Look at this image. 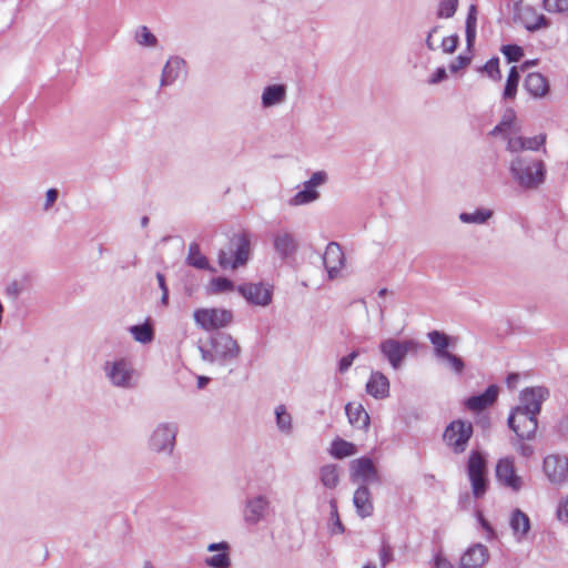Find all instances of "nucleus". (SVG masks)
<instances>
[{"instance_id": "56", "label": "nucleus", "mask_w": 568, "mask_h": 568, "mask_svg": "<svg viewBox=\"0 0 568 568\" xmlns=\"http://www.w3.org/2000/svg\"><path fill=\"white\" fill-rule=\"evenodd\" d=\"M326 180H327V174H326V172H324V171H317V172H314V173L312 174V176L310 178V180H308V181H310V182H311L315 187H317V186H320V185L324 184V183L326 182Z\"/></svg>"}, {"instance_id": "31", "label": "nucleus", "mask_w": 568, "mask_h": 568, "mask_svg": "<svg viewBox=\"0 0 568 568\" xmlns=\"http://www.w3.org/2000/svg\"><path fill=\"white\" fill-rule=\"evenodd\" d=\"M315 189L316 187L308 180L305 181L304 189L302 191H298L290 200V205L298 206L316 201L320 197V193Z\"/></svg>"}, {"instance_id": "4", "label": "nucleus", "mask_w": 568, "mask_h": 568, "mask_svg": "<svg viewBox=\"0 0 568 568\" xmlns=\"http://www.w3.org/2000/svg\"><path fill=\"white\" fill-rule=\"evenodd\" d=\"M467 475L471 486L473 496L483 498L488 490L486 457L477 450H471L467 462Z\"/></svg>"}, {"instance_id": "55", "label": "nucleus", "mask_w": 568, "mask_h": 568, "mask_svg": "<svg viewBox=\"0 0 568 568\" xmlns=\"http://www.w3.org/2000/svg\"><path fill=\"white\" fill-rule=\"evenodd\" d=\"M447 78L446 69L444 67L437 68L428 80L430 84H437Z\"/></svg>"}, {"instance_id": "40", "label": "nucleus", "mask_w": 568, "mask_h": 568, "mask_svg": "<svg viewBox=\"0 0 568 568\" xmlns=\"http://www.w3.org/2000/svg\"><path fill=\"white\" fill-rule=\"evenodd\" d=\"M234 287H235V285L233 283V281H231L227 277L219 276V277H213L210 281L209 292L211 294H221V293H225V292H231L234 290Z\"/></svg>"}, {"instance_id": "8", "label": "nucleus", "mask_w": 568, "mask_h": 568, "mask_svg": "<svg viewBox=\"0 0 568 568\" xmlns=\"http://www.w3.org/2000/svg\"><path fill=\"white\" fill-rule=\"evenodd\" d=\"M473 433L474 428L470 422L456 419L446 426L443 440L454 453L462 454L466 450Z\"/></svg>"}, {"instance_id": "38", "label": "nucleus", "mask_w": 568, "mask_h": 568, "mask_svg": "<svg viewBox=\"0 0 568 568\" xmlns=\"http://www.w3.org/2000/svg\"><path fill=\"white\" fill-rule=\"evenodd\" d=\"M134 39L142 47L154 48L158 45V38L145 26H141L135 30Z\"/></svg>"}, {"instance_id": "41", "label": "nucleus", "mask_w": 568, "mask_h": 568, "mask_svg": "<svg viewBox=\"0 0 568 568\" xmlns=\"http://www.w3.org/2000/svg\"><path fill=\"white\" fill-rule=\"evenodd\" d=\"M276 425L283 433L290 434L292 430V416L286 412L284 405H280L275 409Z\"/></svg>"}, {"instance_id": "32", "label": "nucleus", "mask_w": 568, "mask_h": 568, "mask_svg": "<svg viewBox=\"0 0 568 568\" xmlns=\"http://www.w3.org/2000/svg\"><path fill=\"white\" fill-rule=\"evenodd\" d=\"M356 452V446L353 443L342 438L334 439L329 449L331 455L337 459L353 456Z\"/></svg>"}, {"instance_id": "62", "label": "nucleus", "mask_w": 568, "mask_h": 568, "mask_svg": "<svg viewBox=\"0 0 568 568\" xmlns=\"http://www.w3.org/2000/svg\"><path fill=\"white\" fill-rule=\"evenodd\" d=\"M438 30H439V26H435V27H433V28L429 30V32H428V34H427V38H426V41H425L426 47H427L429 50H432V51H434V50L436 49V47L434 45V43H433V41H432V38H433V36H434Z\"/></svg>"}, {"instance_id": "29", "label": "nucleus", "mask_w": 568, "mask_h": 568, "mask_svg": "<svg viewBox=\"0 0 568 568\" xmlns=\"http://www.w3.org/2000/svg\"><path fill=\"white\" fill-rule=\"evenodd\" d=\"M286 88L283 84L267 85L262 93V104L270 108L285 100Z\"/></svg>"}, {"instance_id": "18", "label": "nucleus", "mask_w": 568, "mask_h": 568, "mask_svg": "<svg viewBox=\"0 0 568 568\" xmlns=\"http://www.w3.org/2000/svg\"><path fill=\"white\" fill-rule=\"evenodd\" d=\"M345 255L341 245L336 242H329L323 254V264L327 271L328 278H335L344 266Z\"/></svg>"}, {"instance_id": "37", "label": "nucleus", "mask_w": 568, "mask_h": 568, "mask_svg": "<svg viewBox=\"0 0 568 568\" xmlns=\"http://www.w3.org/2000/svg\"><path fill=\"white\" fill-rule=\"evenodd\" d=\"M519 80L520 74L518 68L511 67L504 89V99H514L516 97Z\"/></svg>"}, {"instance_id": "59", "label": "nucleus", "mask_w": 568, "mask_h": 568, "mask_svg": "<svg viewBox=\"0 0 568 568\" xmlns=\"http://www.w3.org/2000/svg\"><path fill=\"white\" fill-rule=\"evenodd\" d=\"M230 545L226 541L213 542L207 546V551L219 552L220 550H230Z\"/></svg>"}, {"instance_id": "61", "label": "nucleus", "mask_w": 568, "mask_h": 568, "mask_svg": "<svg viewBox=\"0 0 568 568\" xmlns=\"http://www.w3.org/2000/svg\"><path fill=\"white\" fill-rule=\"evenodd\" d=\"M435 568H454L452 562L442 555L435 557Z\"/></svg>"}, {"instance_id": "58", "label": "nucleus", "mask_w": 568, "mask_h": 568, "mask_svg": "<svg viewBox=\"0 0 568 568\" xmlns=\"http://www.w3.org/2000/svg\"><path fill=\"white\" fill-rule=\"evenodd\" d=\"M557 517L560 521H568V498L558 506Z\"/></svg>"}, {"instance_id": "14", "label": "nucleus", "mask_w": 568, "mask_h": 568, "mask_svg": "<svg viewBox=\"0 0 568 568\" xmlns=\"http://www.w3.org/2000/svg\"><path fill=\"white\" fill-rule=\"evenodd\" d=\"M548 396L549 390L544 386L527 387L520 392V404L516 407L538 416Z\"/></svg>"}, {"instance_id": "15", "label": "nucleus", "mask_w": 568, "mask_h": 568, "mask_svg": "<svg viewBox=\"0 0 568 568\" xmlns=\"http://www.w3.org/2000/svg\"><path fill=\"white\" fill-rule=\"evenodd\" d=\"M351 469V480L356 483L362 480V485H367L371 483H378L379 475L377 468L375 467L372 458L363 456L361 458L354 459L349 465Z\"/></svg>"}, {"instance_id": "11", "label": "nucleus", "mask_w": 568, "mask_h": 568, "mask_svg": "<svg viewBox=\"0 0 568 568\" xmlns=\"http://www.w3.org/2000/svg\"><path fill=\"white\" fill-rule=\"evenodd\" d=\"M272 244L282 261L293 258L300 250L296 234L287 229H278L272 233Z\"/></svg>"}, {"instance_id": "33", "label": "nucleus", "mask_w": 568, "mask_h": 568, "mask_svg": "<svg viewBox=\"0 0 568 568\" xmlns=\"http://www.w3.org/2000/svg\"><path fill=\"white\" fill-rule=\"evenodd\" d=\"M320 479L323 486L334 489L339 484V474L336 465L327 464L320 469Z\"/></svg>"}, {"instance_id": "36", "label": "nucleus", "mask_w": 568, "mask_h": 568, "mask_svg": "<svg viewBox=\"0 0 568 568\" xmlns=\"http://www.w3.org/2000/svg\"><path fill=\"white\" fill-rule=\"evenodd\" d=\"M493 215V211L486 209H478L474 213L463 212L459 215V220L463 223L484 224Z\"/></svg>"}, {"instance_id": "63", "label": "nucleus", "mask_w": 568, "mask_h": 568, "mask_svg": "<svg viewBox=\"0 0 568 568\" xmlns=\"http://www.w3.org/2000/svg\"><path fill=\"white\" fill-rule=\"evenodd\" d=\"M156 280L159 283V287L161 288L162 292L169 291L166 282H165V276L162 273H160V272L156 273Z\"/></svg>"}, {"instance_id": "22", "label": "nucleus", "mask_w": 568, "mask_h": 568, "mask_svg": "<svg viewBox=\"0 0 568 568\" xmlns=\"http://www.w3.org/2000/svg\"><path fill=\"white\" fill-rule=\"evenodd\" d=\"M353 505L361 518L371 517L374 513L372 494L367 485H361L354 493Z\"/></svg>"}, {"instance_id": "20", "label": "nucleus", "mask_w": 568, "mask_h": 568, "mask_svg": "<svg viewBox=\"0 0 568 568\" xmlns=\"http://www.w3.org/2000/svg\"><path fill=\"white\" fill-rule=\"evenodd\" d=\"M489 558L486 546L476 544L469 547L460 558L459 568H481Z\"/></svg>"}, {"instance_id": "49", "label": "nucleus", "mask_w": 568, "mask_h": 568, "mask_svg": "<svg viewBox=\"0 0 568 568\" xmlns=\"http://www.w3.org/2000/svg\"><path fill=\"white\" fill-rule=\"evenodd\" d=\"M362 352L363 351L361 349H355L351 352L348 355L342 357L338 362V372L341 374H345L352 366L353 362L359 356Z\"/></svg>"}, {"instance_id": "34", "label": "nucleus", "mask_w": 568, "mask_h": 568, "mask_svg": "<svg viewBox=\"0 0 568 568\" xmlns=\"http://www.w3.org/2000/svg\"><path fill=\"white\" fill-rule=\"evenodd\" d=\"M477 12L474 4L470 6L465 26L467 50L471 51L476 39Z\"/></svg>"}, {"instance_id": "53", "label": "nucleus", "mask_w": 568, "mask_h": 568, "mask_svg": "<svg viewBox=\"0 0 568 568\" xmlns=\"http://www.w3.org/2000/svg\"><path fill=\"white\" fill-rule=\"evenodd\" d=\"M471 62L470 55H458L454 61L449 64V70L452 73H457L459 70L466 68Z\"/></svg>"}, {"instance_id": "28", "label": "nucleus", "mask_w": 568, "mask_h": 568, "mask_svg": "<svg viewBox=\"0 0 568 568\" xmlns=\"http://www.w3.org/2000/svg\"><path fill=\"white\" fill-rule=\"evenodd\" d=\"M524 27L529 32H536L540 29H546L550 26V21L544 14H535V10L527 7L524 12L519 16Z\"/></svg>"}, {"instance_id": "17", "label": "nucleus", "mask_w": 568, "mask_h": 568, "mask_svg": "<svg viewBox=\"0 0 568 568\" xmlns=\"http://www.w3.org/2000/svg\"><path fill=\"white\" fill-rule=\"evenodd\" d=\"M496 478L505 487L514 491L520 490L523 479L516 474L515 466L511 459L501 458L496 465Z\"/></svg>"}, {"instance_id": "5", "label": "nucleus", "mask_w": 568, "mask_h": 568, "mask_svg": "<svg viewBox=\"0 0 568 568\" xmlns=\"http://www.w3.org/2000/svg\"><path fill=\"white\" fill-rule=\"evenodd\" d=\"M418 343L413 338H385L379 343V352L393 369H399L409 352H416Z\"/></svg>"}, {"instance_id": "64", "label": "nucleus", "mask_w": 568, "mask_h": 568, "mask_svg": "<svg viewBox=\"0 0 568 568\" xmlns=\"http://www.w3.org/2000/svg\"><path fill=\"white\" fill-rule=\"evenodd\" d=\"M559 429L561 434L565 436H568V415L562 417V419L559 423Z\"/></svg>"}, {"instance_id": "47", "label": "nucleus", "mask_w": 568, "mask_h": 568, "mask_svg": "<svg viewBox=\"0 0 568 568\" xmlns=\"http://www.w3.org/2000/svg\"><path fill=\"white\" fill-rule=\"evenodd\" d=\"M378 556L382 567H386L389 562L394 560L393 547L386 541V539L382 540V545L378 550Z\"/></svg>"}, {"instance_id": "21", "label": "nucleus", "mask_w": 568, "mask_h": 568, "mask_svg": "<svg viewBox=\"0 0 568 568\" xmlns=\"http://www.w3.org/2000/svg\"><path fill=\"white\" fill-rule=\"evenodd\" d=\"M185 72V60L180 57H170L162 69L160 87L172 85Z\"/></svg>"}, {"instance_id": "51", "label": "nucleus", "mask_w": 568, "mask_h": 568, "mask_svg": "<svg viewBox=\"0 0 568 568\" xmlns=\"http://www.w3.org/2000/svg\"><path fill=\"white\" fill-rule=\"evenodd\" d=\"M546 134L541 133L532 138H524L525 150L537 151L546 142Z\"/></svg>"}, {"instance_id": "57", "label": "nucleus", "mask_w": 568, "mask_h": 568, "mask_svg": "<svg viewBox=\"0 0 568 568\" xmlns=\"http://www.w3.org/2000/svg\"><path fill=\"white\" fill-rule=\"evenodd\" d=\"M58 196H59V192L57 189H49L45 193L44 210H49L54 204Z\"/></svg>"}, {"instance_id": "27", "label": "nucleus", "mask_w": 568, "mask_h": 568, "mask_svg": "<svg viewBox=\"0 0 568 568\" xmlns=\"http://www.w3.org/2000/svg\"><path fill=\"white\" fill-rule=\"evenodd\" d=\"M345 413L352 426L358 429H366L369 426V416L361 404L348 403Z\"/></svg>"}, {"instance_id": "39", "label": "nucleus", "mask_w": 568, "mask_h": 568, "mask_svg": "<svg viewBox=\"0 0 568 568\" xmlns=\"http://www.w3.org/2000/svg\"><path fill=\"white\" fill-rule=\"evenodd\" d=\"M204 562L210 568H230V550H220L217 554L206 557Z\"/></svg>"}, {"instance_id": "42", "label": "nucleus", "mask_w": 568, "mask_h": 568, "mask_svg": "<svg viewBox=\"0 0 568 568\" xmlns=\"http://www.w3.org/2000/svg\"><path fill=\"white\" fill-rule=\"evenodd\" d=\"M515 118V111L511 108H508L505 111L501 121L490 131L489 134L496 136L498 134L505 133L507 130L511 128Z\"/></svg>"}, {"instance_id": "19", "label": "nucleus", "mask_w": 568, "mask_h": 568, "mask_svg": "<svg viewBox=\"0 0 568 568\" xmlns=\"http://www.w3.org/2000/svg\"><path fill=\"white\" fill-rule=\"evenodd\" d=\"M499 387L489 385L484 393L473 395L465 400V406L471 412H481L491 406L498 398Z\"/></svg>"}, {"instance_id": "44", "label": "nucleus", "mask_w": 568, "mask_h": 568, "mask_svg": "<svg viewBox=\"0 0 568 568\" xmlns=\"http://www.w3.org/2000/svg\"><path fill=\"white\" fill-rule=\"evenodd\" d=\"M500 52L508 63L518 62L524 57V49L517 44H504Z\"/></svg>"}, {"instance_id": "45", "label": "nucleus", "mask_w": 568, "mask_h": 568, "mask_svg": "<svg viewBox=\"0 0 568 568\" xmlns=\"http://www.w3.org/2000/svg\"><path fill=\"white\" fill-rule=\"evenodd\" d=\"M458 8V0H440L437 9L438 18H452Z\"/></svg>"}, {"instance_id": "60", "label": "nucleus", "mask_w": 568, "mask_h": 568, "mask_svg": "<svg viewBox=\"0 0 568 568\" xmlns=\"http://www.w3.org/2000/svg\"><path fill=\"white\" fill-rule=\"evenodd\" d=\"M517 450L519 452V454L526 458H529L530 456L534 455V448L532 446L528 445V444H524V443H520L517 447Z\"/></svg>"}, {"instance_id": "24", "label": "nucleus", "mask_w": 568, "mask_h": 568, "mask_svg": "<svg viewBox=\"0 0 568 568\" xmlns=\"http://www.w3.org/2000/svg\"><path fill=\"white\" fill-rule=\"evenodd\" d=\"M509 526L513 530L516 540L521 541L526 539L530 530V518L526 513H524L519 508H516L511 511L509 518Z\"/></svg>"}, {"instance_id": "12", "label": "nucleus", "mask_w": 568, "mask_h": 568, "mask_svg": "<svg viewBox=\"0 0 568 568\" xmlns=\"http://www.w3.org/2000/svg\"><path fill=\"white\" fill-rule=\"evenodd\" d=\"M271 511V501L265 495L247 497L243 509V519L247 525H256L266 519Z\"/></svg>"}, {"instance_id": "6", "label": "nucleus", "mask_w": 568, "mask_h": 568, "mask_svg": "<svg viewBox=\"0 0 568 568\" xmlns=\"http://www.w3.org/2000/svg\"><path fill=\"white\" fill-rule=\"evenodd\" d=\"M103 372L115 387L130 389L136 385L135 371L131 361L126 358L106 361L103 365Z\"/></svg>"}, {"instance_id": "7", "label": "nucleus", "mask_w": 568, "mask_h": 568, "mask_svg": "<svg viewBox=\"0 0 568 568\" xmlns=\"http://www.w3.org/2000/svg\"><path fill=\"white\" fill-rule=\"evenodd\" d=\"M178 424L160 423L149 438V448L158 454L172 455L178 435Z\"/></svg>"}, {"instance_id": "46", "label": "nucleus", "mask_w": 568, "mask_h": 568, "mask_svg": "<svg viewBox=\"0 0 568 568\" xmlns=\"http://www.w3.org/2000/svg\"><path fill=\"white\" fill-rule=\"evenodd\" d=\"M481 71L487 73V75L494 80V81H500L501 79V72L499 69V59L498 58H491L489 59L484 67L481 68Z\"/></svg>"}, {"instance_id": "25", "label": "nucleus", "mask_w": 568, "mask_h": 568, "mask_svg": "<svg viewBox=\"0 0 568 568\" xmlns=\"http://www.w3.org/2000/svg\"><path fill=\"white\" fill-rule=\"evenodd\" d=\"M427 337L434 346V355L437 359L449 353V347L455 346L457 342V337H452L440 331H432Z\"/></svg>"}, {"instance_id": "3", "label": "nucleus", "mask_w": 568, "mask_h": 568, "mask_svg": "<svg viewBox=\"0 0 568 568\" xmlns=\"http://www.w3.org/2000/svg\"><path fill=\"white\" fill-rule=\"evenodd\" d=\"M251 255V240L246 232L234 233L225 247L217 254L219 265L226 270L244 266Z\"/></svg>"}, {"instance_id": "48", "label": "nucleus", "mask_w": 568, "mask_h": 568, "mask_svg": "<svg viewBox=\"0 0 568 568\" xmlns=\"http://www.w3.org/2000/svg\"><path fill=\"white\" fill-rule=\"evenodd\" d=\"M544 8L551 13L565 12L568 10V0H544Z\"/></svg>"}, {"instance_id": "30", "label": "nucleus", "mask_w": 568, "mask_h": 568, "mask_svg": "<svg viewBox=\"0 0 568 568\" xmlns=\"http://www.w3.org/2000/svg\"><path fill=\"white\" fill-rule=\"evenodd\" d=\"M186 263L190 266H193L197 270L215 272V268H213L210 265L206 256L201 253L200 245L196 242H193L189 245V254L186 256Z\"/></svg>"}, {"instance_id": "1", "label": "nucleus", "mask_w": 568, "mask_h": 568, "mask_svg": "<svg viewBox=\"0 0 568 568\" xmlns=\"http://www.w3.org/2000/svg\"><path fill=\"white\" fill-rule=\"evenodd\" d=\"M509 171L515 182L523 189H538L546 180V165L542 160L517 155L511 160Z\"/></svg>"}, {"instance_id": "26", "label": "nucleus", "mask_w": 568, "mask_h": 568, "mask_svg": "<svg viewBox=\"0 0 568 568\" xmlns=\"http://www.w3.org/2000/svg\"><path fill=\"white\" fill-rule=\"evenodd\" d=\"M524 87L535 98H542L549 92V82L539 72L529 73L525 79Z\"/></svg>"}, {"instance_id": "9", "label": "nucleus", "mask_w": 568, "mask_h": 568, "mask_svg": "<svg viewBox=\"0 0 568 568\" xmlns=\"http://www.w3.org/2000/svg\"><path fill=\"white\" fill-rule=\"evenodd\" d=\"M508 427L516 434L519 440H531L538 428L537 415L515 407L507 419Z\"/></svg>"}, {"instance_id": "54", "label": "nucleus", "mask_w": 568, "mask_h": 568, "mask_svg": "<svg viewBox=\"0 0 568 568\" xmlns=\"http://www.w3.org/2000/svg\"><path fill=\"white\" fill-rule=\"evenodd\" d=\"M507 151L516 153L525 150V142L523 136L509 138L506 146Z\"/></svg>"}, {"instance_id": "13", "label": "nucleus", "mask_w": 568, "mask_h": 568, "mask_svg": "<svg viewBox=\"0 0 568 568\" xmlns=\"http://www.w3.org/2000/svg\"><path fill=\"white\" fill-rule=\"evenodd\" d=\"M544 473L548 480L555 485H561L568 480V457L548 455L544 458Z\"/></svg>"}, {"instance_id": "52", "label": "nucleus", "mask_w": 568, "mask_h": 568, "mask_svg": "<svg viewBox=\"0 0 568 568\" xmlns=\"http://www.w3.org/2000/svg\"><path fill=\"white\" fill-rule=\"evenodd\" d=\"M459 44V37L457 34H453L449 37H445L442 41V50L445 53H453L457 49Z\"/></svg>"}, {"instance_id": "10", "label": "nucleus", "mask_w": 568, "mask_h": 568, "mask_svg": "<svg viewBox=\"0 0 568 568\" xmlns=\"http://www.w3.org/2000/svg\"><path fill=\"white\" fill-rule=\"evenodd\" d=\"M195 323L205 331L227 326L233 321V313L224 308H199L193 314Z\"/></svg>"}, {"instance_id": "50", "label": "nucleus", "mask_w": 568, "mask_h": 568, "mask_svg": "<svg viewBox=\"0 0 568 568\" xmlns=\"http://www.w3.org/2000/svg\"><path fill=\"white\" fill-rule=\"evenodd\" d=\"M328 530L332 535H341L345 532V526L343 525L339 514H331L328 520Z\"/></svg>"}, {"instance_id": "35", "label": "nucleus", "mask_w": 568, "mask_h": 568, "mask_svg": "<svg viewBox=\"0 0 568 568\" xmlns=\"http://www.w3.org/2000/svg\"><path fill=\"white\" fill-rule=\"evenodd\" d=\"M130 332L132 333L134 339L142 344L150 343L154 338L153 327L146 323L131 326Z\"/></svg>"}, {"instance_id": "2", "label": "nucleus", "mask_w": 568, "mask_h": 568, "mask_svg": "<svg viewBox=\"0 0 568 568\" xmlns=\"http://www.w3.org/2000/svg\"><path fill=\"white\" fill-rule=\"evenodd\" d=\"M201 357L205 362L226 365L239 358L241 347L227 333H217L210 339V347H199Z\"/></svg>"}, {"instance_id": "43", "label": "nucleus", "mask_w": 568, "mask_h": 568, "mask_svg": "<svg viewBox=\"0 0 568 568\" xmlns=\"http://www.w3.org/2000/svg\"><path fill=\"white\" fill-rule=\"evenodd\" d=\"M438 361L446 362L447 367L457 375L463 374L465 369V362L460 356L453 354L452 352L447 353Z\"/></svg>"}, {"instance_id": "16", "label": "nucleus", "mask_w": 568, "mask_h": 568, "mask_svg": "<svg viewBox=\"0 0 568 568\" xmlns=\"http://www.w3.org/2000/svg\"><path fill=\"white\" fill-rule=\"evenodd\" d=\"M237 292L250 303L267 306L272 302V286L263 283H247L237 286Z\"/></svg>"}, {"instance_id": "23", "label": "nucleus", "mask_w": 568, "mask_h": 568, "mask_svg": "<svg viewBox=\"0 0 568 568\" xmlns=\"http://www.w3.org/2000/svg\"><path fill=\"white\" fill-rule=\"evenodd\" d=\"M366 392L376 399L389 396V381L382 372H372L366 383Z\"/></svg>"}]
</instances>
